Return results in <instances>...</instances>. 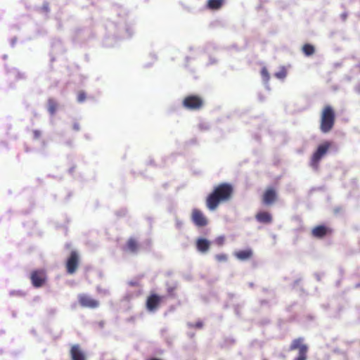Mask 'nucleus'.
<instances>
[{
    "label": "nucleus",
    "mask_w": 360,
    "mask_h": 360,
    "mask_svg": "<svg viewBox=\"0 0 360 360\" xmlns=\"http://www.w3.org/2000/svg\"><path fill=\"white\" fill-rule=\"evenodd\" d=\"M333 233L332 229L325 225H319L311 229V236L315 238H323L326 236H330Z\"/></svg>",
    "instance_id": "obj_10"
},
{
    "label": "nucleus",
    "mask_w": 360,
    "mask_h": 360,
    "mask_svg": "<svg viewBox=\"0 0 360 360\" xmlns=\"http://www.w3.org/2000/svg\"><path fill=\"white\" fill-rule=\"evenodd\" d=\"M216 259L219 262H226L228 259V257L226 254H218L215 256Z\"/></svg>",
    "instance_id": "obj_23"
},
{
    "label": "nucleus",
    "mask_w": 360,
    "mask_h": 360,
    "mask_svg": "<svg viewBox=\"0 0 360 360\" xmlns=\"http://www.w3.org/2000/svg\"><path fill=\"white\" fill-rule=\"evenodd\" d=\"M123 251L132 254H136L139 250V244L134 238H129L122 248Z\"/></svg>",
    "instance_id": "obj_14"
},
{
    "label": "nucleus",
    "mask_w": 360,
    "mask_h": 360,
    "mask_svg": "<svg viewBox=\"0 0 360 360\" xmlns=\"http://www.w3.org/2000/svg\"><path fill=\"white\" fill-rule=\"evenodd\" d=\"M34 134L36 138H39L41 135V132L39 131L35 130L34 131Z\"/></svg>",
    "instance_id": "obj_28"
},
{
    "label": "nucleus",
    "mask_w": 360,
    "mask_h": 360,
    "mask_svg": "<svg viewBox=\"0 0 360 360\" xmlns=\"http://www.w3.org/2000/svg\"><path fill=\"white\" fill-rule=\"evenodd\" d=\"M191 219L199 227L205 226L207 224V219L202 212L196 208L192 210Z\"/></svg>",
    "instance_id": "obj_11"
},
{
    "label": "nucleus",
    "mask_w": 360,
    "mask_h": 360,
    "mask_svg": "<svg viewBox=\"0 0 360 360\" xmlns=\"http://www.w3.org/2000/svg\"><path fill=\"white\" fill-rule=\"evenodd\" d=\"M264 360H266V359H264Z\"/></svg>",
    "instance_id": "obj_30"
},
{
    "label": "nucleus",
    "mask_w": 360,
    "mask_h": 360,
    "mask_svg": "<svg viewBox=\"0 0 360 360\" xmlns=\"http://www.w3.org/2000/svg\"><path fill=\"white\" fill-rule=\"evenodd\" d=\"M303 338H298L294 339L289 347L290 351L298 350V356L294 359V360H307V352H308V345L304 343Z\"/></svg>",
    "instance_id": "obj_4"
},
{
    "label": "nucleus",
    "mask_w": 360,
    "mask_h": 360,
    "mask_svg": "<svg viewBox=\"0 0 360 360\" xmlns=\"http://www.w3.org/2000/svg\"><path fill=\"white\" fill-rule=\"evenodd\" d=\"M224 1V0H208L207 8L211 10L219 9L222 6Z\"/></svg>",
    "instance_id": "obj_18"
},
{
    "label": "nucleus",
    "mask_w": 360,
    "mask_h": 360,
    "mask_svg": "<svg viewBox=\"0 0 360 360\" xmlns=\"http://www.w3.org/2000/svg\"><path fill=\"white\" fill-rule=\"evenodd\" d=\"M85 99H86L85 92H84L82 91H79L77 94V101L81 103V102L84 101Z\"/></svg>",
    "instance_id": "obj_24"
},
{
    "label": "nucleus",
    "mask_w": 360,
    "mask_h": 360,
    "mask_svg": "<svg viewBox=\"0 0 360 360\" xmlns=\"http://www.w3.org/2000/svg\"><path fill=\"white\" fill-rule=\"evenodd\" d=\"M182 105L188 110H198L203 107L204 100L198 95H189L184 98Z\"/></svg>",
    "instance_id": "obj_5"
},
{
    "label": "nucleus",
    "mask_w": 360,
    "mask_h": 360,
    "mask_svg": "<svg viewBox=\"0 0 360 360\" xmlns=\"http://www.w3.org/2000/svg\"><path fill=\"white\" fill-rule=\"evenodd\" d=\"M331 146L332 143L328 141H324L319 145L310 158L309 165L311 167L315 170L319 169L320 161L327 154Z\"/></svg>",
    "instance_id": "obj_3"
},
{
    "label": "nucleus",
    "mask_w": 360,
    "mask_h": 360,
    "mask_svg": "<svg viewBox=\"0 0 360 360\" xmlns=\"http://www.w3.org/2000/svg\"><path fill=\"white\" fill-rule=\"evenodd\" d=\"M302 52L307 56H311L315 53V48L310 44H305L302 48Z\"/></svg>",
    "instance_id": "obj_19"
},
{
    "label": "nucleus",
    "mask_w": 360,
    "mask_h": 360,
    "mask_svg": "<svg viewBox=\"0 0 360 360\" xmlns=\"http://www.w3.org/2000/svg\"><path fill=\"white\" fill-rule=\"evenodd\" d=\"M129 285L131 286H134V285H136V282H130Z\"/></svg>",
    "instance_id": "obj_29"
},
{
    "label": "nucleus",
    "mask_w": 360,
    "mask_h": 360,
    "mask_svg": "<svg viewBox=\"0 0 360 360\" xmlns=\"http://www.w3.org/2000/svg\"><path fill=\"white\" fill-rule=\"evenodd\" d=\"M190 326L194 328L200 329L203 327V323L201 321H199L195 323L191 324Z\"/></svg>",
    "instance_id": "obj_25"
},
{
    "label": "nucleus",
    "mask_w": 360,
    "mask_h": 360,
    "mask_svg": "<svg viewBox=\"0 0 360 360\" xmlns=\"http://www.w3.org/2000/svg\"><path fill=\"white\" fill-rule=\"evenodd\" d=\"M79 254L75 250L72 251L65 263L67 273L69 274H75L79 266Z\"/></svg>",
    "instance_id": "obj_6"
},
{
    "label": "nucleus",
    "mask_w": 360,
    "mask_h": 360,
    "mask_svg": "<svg viewBox=\"0 0 360 360\" xmlns=\"http://www.w3.org/2000/svg\"><path fill=\"white\" fill-rule=\"evenodd\" d=\"M276 191L271 187L267 188L262 195L263 203L266 205H272L276 200Z\"/></svg>",
    "instance_id": "obj_13"
},
{
    "label": "nucleus",
    "mask_w": 360,
    "mask_h": 360,
    "mask_svg": "<svg viewBox=\"0 0 360 360\" xmlns=\"http://www.w3.org/2000/svg\"><path fill=\"white\" fill-rule=\"evenodd\" d=\"M335 122V112L330 105H326L322 109L320 119V130L323 133L330 132Z\"/></svg>",
    "instance_id": "obj_2"
},
{
    "label": "nucleus",
    "mask_w": 360,
    "mask_h": 360,
    "mask_svg": "<svg viewBox=\"0 0 360 360\" xmlns=\"http://www.w3.org/2000/svg\"><path fill=\"white\" fill-rule=\"evenodd\" d=\"M78 301L81 307L84 308L95 309L99 306V302L86 294L78 295Z\"/></svg>",
    "instance_id": "obj_9"
},
{
    "label": "nucleus",
    "mask_w": 360,
    "mask_h": 360,
    "mask_svg": "<svg viewBox=\"0 0 360 360\" xmlns=\"http://www.w3.org/2000/svg\"><path fill=\"white\" fill-rule=\"evenodd\" d=\"M233 191V186L229 183H221L215 186L205 199L207 208L210 211L217 210L220 204L231 200Z\"/></svg>",
    "instance_id": "obj_1"
},
{
    "label": "nucleus",
    "mask_w": 360,
    "mask_h": 360,
    "mask_svg": "<svg viewBox=\"0 0 360 360\" xmlns=\"http://www.w3.org/2000/svg\"><path fill=\"white\" fill-rule=\"evenodd\" d=\"M32 284L35 288L43 286L47 280L46 271L44 269L34 270L30 274Z\"/></svg>",
    "instance_id": "obj_7"
},
{
    "label": "nucleus",
    "mask_w": 360,
    "mask_h": 360,
    "mask_svg": "<svg viewBox=\"0 0 360 360\" xmlns=\"http://www.w3.org/2000/svg\"><path fill=\"white\" fill-rule=\"evenodd\" d=\"M261 75L265 83L269 82L270 79V75L268 72V70L266 67H263L261 70Z\"/></svg>",
    "instance_id": "obj_21"
},
{
    "label": "nucleus",
    "mask_w": 360,
    "mask_h": 360,
    "mask_svg": "<svg viewBox=\"0 0 360 360\" xmlns=\"http://www.w3.org/2000/svg\"><path fill=\"white\" fill-rule=\"evenodd\" d=\"M224 238L223 237H219L217 238V242L219 245H222L224 243Z\"/></svg>",
    "instance_id": "obj_27"
},
{
    "label": "nucleus",
    "mask_w": 360,
    "mask_h": 360,
    "mask_svg": "<svg viewBox=\"0 0 360 360\" xmlns=\"http://www.w3.org/2000/svg\"><path fill=\"white\" fill-rule=\"evenodd\" d=\"M252 251L251 249L238 250L234 252L235 257L239 260L245 261L252 257Z\"/></svg>",
    "instance_id": "obj_16"
},
{
    "label": "nucleus",
    "mask_w": 360,
    "mask_h": 360,
    "mask_svg": "<svg viewBox=\"0 0 360 360\" xmlns=\"http://www.w3.org/2000/svg\"><path fill=\"white\" fill-rule=\"evenodd\" d=\"M210 243L205 238H198L196 241V248L201 252H206L210 249Z\"/></svg>",
    "instance_id": "obj_17"
},
{
    "label": "nucleus",
    "mask_w": 360,
    "mask_h": 360,
    "mask_svg": "<svg viewBox=\"0 0 360 360\" xmlns=\"http://www.w3.org/2000/svg\"><path fill=\"white\" fill-rule=\"evenodd\" d=\"M71 360H86L84 352L79 345H73L70 349Z\"/></svg>",
    "instance_id": "obj_12"
},
{
    "label": "nucleus",
    "mask_w": 360,
    "mask_h": 360,
    "mask_svg": "<svg viewBox=\"0 0 360 360\" xmlns=\"http://www.w3.org/2000/svg\"><path fill=\"white\" fill-rule=\"evenodd\" d=\"M58 108V103L53 98H49L48 100V111L51 115H53Z\"/></svg>",
    "instance_id": "obj_20"
},
{
    "label": "nucleus",
    "mask_w": 360,
    "mask_h": 360,
    "mask_svg": "<svg viewBox=\"0 0 360 360\" xmlns=\"http://www.w3.org/2000/svg\"><path fill=\"white\" fill-rule=\"evenodd\" d=\"M257 221L262 224H270L272 221V216L268 212H259L255 215Z\"/></svg>",
    "instance_id": "obj_15"
},
{
    "label": "nucleus",
    "mask_w": 360,
    "mask_h": 360,
    "mask_svg": "<svg viewBox=\"0 0 360 360\" xmlns=\"http://www.w3.org/2000/svg\"><path fill=\"white\" fill-rule=\"evenodd\" d=\"M72 129L73 130L76 131H78L80 130V125L78 122H75L73 124H72Z\"/></svg>",
    "instance_id": "obj_26"
},
{
    "label": "nucleus",
    "mask_w": 360,
    "mask_h": 360,
    "mask_svg": "<svg viewBox=\"0 0 360 360\" xmlns=\"http://www.w3.org/2000/svg\"><path fill=\"white\" fill-rule=\"evenodd\" d=\"M287 72L285 69H281L280 71L275 73V77L278 79H284L286 77Z\"/></svg>",
    "instance_id": "obj_22"
},
{
    "label": "nucleus",
    "mask_w": 360,
    "mask_h": 360,
    "mask_svg": "<svg viewBox=\"0 0 360 360\" xmlns=\"http://www.w3.org/2000/svg\"><path fill=\"white\" fill-rule=\"evenodd\" d=\"M163 297L158 295L155 293H151L150 295L147 297L146 302V309L149 311H155L158 309V308L160 307L162 301Z\"/></svg>",
    "instance_id": "obj_8"
}]
</instances>
